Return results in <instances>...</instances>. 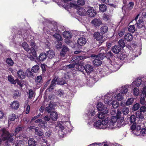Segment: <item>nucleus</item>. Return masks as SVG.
<instances>
[{
	"label": "nucleus",
	"instance_id": "nucleus-30",
	"mask_svg": "<svg viewBox=\"0 0 146 146\" xmlns=\"http://www.w3.org/2000/svg\"><path fill=\"white\" fill-rule=\"evenodd\" d=\"M142 80L141 79L139 78H137L135 81H133L132 83L133 85H135L137 86H140Z\"/></svg>",
	"mask_w": 146,
	"mask_h": 146
},
{
	"label": "nucleus",
	"instance_id": "nucleus-15",
	"mask_svg": "<svg viewBox=\"0 0 146 146\" xmlns=\"http://www.w3.org/2000/svg\"><path fill=\"white\" fill-rule=\"evenodd\" d=\"M62 48L60 52V55L61 56L64 57L66 52L69 51V48L65 45H63Z\"/></svg>",
	"mask_w": 146,
	"mask_h": 146
},
{
	"label": "nucleus",
	"instance_id": "nucleus-6",
	"mask_svg": "<svg viewBox=\"0 0 146 146\" xmlns=\"http://www.w3.org/2000/svg\"><path fill=\"white\" fill-rule=\"evenodd\" d=\"M56 38V40L54 42V43L55 44V47L56 49L58 50H60L62 48L63 46L61 42L63 39L62 37H54Z\"/></svg>",
	"mask_w": 146,
	"mask_h": 146
},
{
	"label": "nucleus",
	"instance_id": "nucleus-59",
	"mask_svg": "<svg viewBox=\"0 0 146 146\" xmlns=\"http://www.w3.org/2000/svg\"><path fill=\"white\" fill-rule=\"evenodd\" d=\"M129 109L128 108L125 107L123 108L122 110V112L124 115H126L128 113Z\"/></svg>",
	"mask_w": 146,
	"mask_h": 146
},
{
	"label": "nucleus",
	"instance_id": "nucleus-28",
	"mask_svg": "<svg viewBox=\"0 0 146 146\" xmlns=\"http://www.w3.org/2000/svg\"><path fill=\"white\" fill-rule=\"evenodd\" d=\"M51 113L50 114V117L51 118L52 121H55L56 120L58 117V115L57 113L56 112H51Z\"/></svg>",
	"mask_w": 146,
	"mask_h": 146
},
{
	"label": "nucleus",
	"instance_id": "nucleus-40",
	"mask_svg": "<svg viewBox=\"0 0 146 146\" xmlns=\"http://www.w3.org/2000/svg\"><path fill=\"white\" fill-rule=\"evenodd\" d=\"M102 124V121L101 120H98L97 121L95 122L94 124V126L97 128H101L100 126Z\"/></svg>",
	"mask_w": 146,
	"mask_h": 146
},
{
	"label": "nucleus",
	"instance_id": "nucleus-12",
	"mask_svg": "<svg viewBox=\"0 0 146 146\" xmlns=\"http://www.w3.org/2000/svg\"><path fill=\"white\" fill-rule=\"evenodd\" d=\"M121 48L119 45H115L111 48V51L115 54H118L121 51Z\"/></svg>",
	"mask_w": 146,
	"mask_h": 146
},
{
	"label": "nucleus",
	"instance_id": "nucleus-62",
	"mask_svg": "<svg viewBox=\"0 0 146 146\" xmlns=\"http://www.w3.org/2000/svg\"><path fill=\"white\" fill-rule=\"evenodd\" d=\"M103 104L101 102L98 103L96 106L97 108L98 111H101V109H102V108L104 106Z\"/></svg>",
	"mask_w": 146,
	"mask_h": 146
},
{
	"label": "nucleus",
	"instance_id": "nucleus-42",
	"mask_svg": "<svg viewBox=\"0 0 146 146\" xmlns=\"http://www.w3.org/2000/svg\"><path fill=\"white\" fill-rule=\"evenodd\" d=\"M24 127L23 126L21 125H19L16 128L15 133L17 134L20 131H22Z\"/></svg>",
	"mask_w": 146,
	"mask_h": 146
},
{
	"label": "nucleus",
	"instance_id": "nucleus-2",
	"mask_svg": "<svg viewBox=\"0 0 146 146\" xmlns=\"http://www.w3.org/2000/svg\"><path fill=\"white\" fill-rule=\"evenodd\" d=\"M11 36H12L19 35L21 36H29L31 35L28 30L23 29H20L17 31L15 29L13 28L11 31Z\"/></svg>",
	"mask_w": 146,
	"mask_h": 146
},
{
	"label": "nucleus",
	"instance_id": "nucleus-57",
	"mask_svg": "<svg viewBox=\"0 0 146 146\" xmlns=\"http://www.w3.org/2000/svg\"><path fill=\"white\" fill-rule=\"evenodd\" d=\"M135 29L134 25H130L129 26L128 31L129 32L133 33L135 32Z\"/></svg>",
	"mask_w": 146,
	"mask_h": 146
},
{
	"label": "nucleus",
	"instance_id": "nucleus-5",
	"mask_svg": "<svg viewBox=\"0 0 146 146\" xmlns=\"http://www.w3.org/2000/svg\"><path fill=\"white\" fill-rule=\"evenodd\" d=\"M56 105L55 102L51 101L48 105V106L45 108V110L48 113L54 111V107L56 106Z\"/></svg>",
	"mask_w": 146,
	"mask_h": 146
},
{
	"label": "nucleus",
	"instance_id": "nucleus-63",
	"mask_svg": "<svg viewBox=\"0 0 146 146\" xmlns=\"http://www.w3.org/2000/svg\"><path fill=\"white\" fill-rule=\"evenodd\" d=\"M8 79L9 82L11 84H15V82L13 77L12 76H9L8 77Z\"/></svg>",
	"mask_w": 146,
	"mask_h": 146
},
{
	"label": "nucleus",
	"instance_id": "nucleus-7",
	"mask_svg": "<svg viewBox=\"0 0 146 146\" xmlns=\"http://www.w3.org/2000/svg\"><path fill=\"white\" fill-rule=\"evenodd\" d=\"M33 56L35 57L36 59L39 62H43L47 58V56L46 54L44 52H42L41 53L38 57H37L36 51V56L35 57V56L33 54H32Z\"/></svg>",
	"mask_w": 146,
	"mask_h": 146
},
{
	"label": "nucleus",
	"instance_id": "nucleus-13",
	"mask_svg": "<svg viewBox=\"0 0 146 146\" xmlns=\"http://www.w3.org/2000/svg\"><path fill=\"white\" fill-rule=\"evenodd\" d=\"M19 102L17 101H15L11 103L10 107L12 109L17 110L19 108Z\"/></svg>",
	"mask_w": 146,
	"mask_h": 146
},
{
	"label": "nucleus",
	"instance_id": "nucleus-64",
	"mask_svg": "<svg viewBox=\"0 0 146 146\" xmlns=\"http://www.w3.org/2000/svg\"><path fill=\"white\" fill-rule=\"evenodd\" d=\"M133 94L135 96H138L139 94V91L138 88L136 87L134 88L133 90Z\"/></svg>",
	"mask_w": 146,
	"mask_h": 146
},
{
	"label": "nucleus",
	"instance_id": "nucleus-47",
	"mask_svg": "<svg viewBox=\"0 0 146 146\" xmlns=\"http://www.w3.org/2000/svg\"><path fill=\"white\" fill-rule=\"evenodd\" d=\"M108 27L106 26H102L101 28V31L102 33L104 34L107 32L108 31Z\"/></svg>",
	"mask_w": 146,
	"mask_h": 146
},
{
	"label": "nucleus",
	"instance_id": "nucleus-1",
	"mask_svg": "<svg viewBox=\"0 0 146 146\" xmlns=\"http://www.w3.org/2000/svg\"><path fill=\"white\" fill-rule=\"evenodd\" d=\"M0 134L2 140L6 141L5 142V145L9 146L10 143L13 142L14 139L13 137L14 135L13 133H10L5 129L3 128L0 130Z\"/></svg>",
	"mask_w": 146,
	"mask_h": 146
},
{
	"label": "nucleus",
	"instance_id": "nucleus-4",
	"mask_svg": "<svg viewBox=\"0 0 146 146\" xmlns=\"http://www.w3.org/2000/svg\"><path fill=\"white\" fill-rule=\"evenodd\" d=\"M33 38H31L30 43V45L31 46V50L32 52V54H33L35 57L36 56V50L35 49L38 48L37 46L36 45V43L35 42L34 37H32Z\"/></svg>",
	"mask_w": 146,
	"mask_h": 146
},
{
	"label": "nucleus",
	"instance_id": "nucleus-31",
	"mask_svg": "<svg viewBox=\"0 0 146 146\" xmlns=\"http://www.w3.org/2000/svg\"><path fill=\"white\" fill-rule=\"evenodd\" d=\"M35 134L38 136L40 137L42 136L44 134V132L42 131L39 129L38 127H36L35 129Z\"/></svg>",
	"mask_w": 146,
	"mask_h": 146
},
{
	"label": "nucleus",
	"instance_id": "nucleus-21",
	"mask_svg": "<svg viewBox=\"0 0 146 146\" xmlns=\"http://www.w3.org/2000/svg\"><path fill=\"white\" fill-rule=\"evenodd\" d=\"M110 119L109 117H108L105 118L104 120H102V123L103 125H106V127L108 128H110L108 126L110 125Z\"/></svg>",
	"mask_w": 146,
	"mask_h": 146
},
{
	"label": "nucleus",
	"instance_id": "nucleus-34",
	"mask_svg": "<svg viewBox=\"0 0 146 146\" xmlns=\"http://www.w3.org/2000/svg\"><path fill=\"white\" fill-rule=\"evenodd\" d=\"M99 8L100 11L103 13L106 11L107 10V7L105 5L101 4V5H99Z\"/></svg>",
	"mask_w": 146,
	"mask_h": 146
},
{
	"label": "nucleus",
	"instance_id": "nucleus-8",
	"mask_svg": "<svg viewBox=\"0 0 146 146\" xmlns=\"http://www.w3.org/2000/svg\"><path fill=\"white\" fill-rule=\"evenodd\" d=\"M118 119L117 117H115V116L114 115L111 117V119L110 120V125L108 126L110 128H112L114 127H115V125H116V121Z\"/></svg>",
	"mask_w": 146,
	"mask_h": 146
},
{
	"label": "nucleus",
	"instance_id": "nucleus-50",
	"mask_svg": "<svg viewBox=\"0 0 146 146\" xmlns=\"http://www.w3.org/2000/svg\"><path fill=\"white\" fill-rule=\"evenodd\" d=\"M140 106L139 104L136 103L134 104L132 107V110L134 111H135L137 110L140 107Z\"/></svg>",
	"mask_w": 146,
	"mask_h": 146
},
{
	"label": "nucleus",
	"instance_id": "nucleus-44",
	"mask_svg": "<svg viewBox=\"0 0 146 146\" xmlns=\"http://www.w3.org/2000/svg\"><path fill=\"white\" fill-rule=\"evenodd\" d=\"M106 57V53H104L100 52L97 55V58L103 60Z\"/></svg>",
	"mask_w": 146,
	"mask_h": 146
},
{
	"label": "nucleus",
	"instance_id": "nucleus-53",
	"mask_svg": "<svg viewBox=\"0 0 146 146\" xmlns=\"http://www.w3.org/2000/svg\"><path fill=\"white\" fill-rule=\"evenodd\" d=\"M63 36H72V34L70 32L65 31L63 33Z\"/></svg>",
	"mask_w": 146,
	"mask_h": 146
},
{
	"label": "nucleus",
	"instance_id": "nucleus-19",
	"mask_svg": "<svg viewBox=\"0 0 146 146\" xmlns=\"http://www.w3.org/2000/svg\"><path fill=\"white\" fill-rule=\"evenodd\" d=\"M84 69L86 71L89 73H90L93 71V67L89 64H88L84 66Z\"/></svg>",
	"mask_w": 146,
	"mask_h": 146
},
{
	"label": "nucleus",
	"instance_id": "nucleus-17",
	"mask_svg": "<svg viewBox=\"0 0 146 146\" xmlns=\"http://www.w3.org/2000/svg\"><path fill=\"white\" fill-rule=\"evenodd\" d=\"M92 23L95 27H99L102 24V21L100 19H95L92 21Z\"/></svg>",
	"mask_w": 146,
	"mask_h": 146
},
{
	"label": "nucleus",
	"instance_id": "nucleus-61",
	"mask_svg": "<svg viewBox=\"0 0 146 146\" xmlns=\"http://www.w3.org/2000/svg\"><path fill=\"white\" fill-rule=\"evenodd\" d=\"M104 37H95V39L99 41V43L102 44L106 39L104 38Z\"/></svg>",
	"mask_w": 146,
	"mask_h": 146
},
{
	"label": "nucleus",
	"instance_id": "nucleus-41",
	"mask_svg": "<svg viewBox=\"0 0 146 146\" xmlns=\"http://www.w3.org/2000/svg\"><path fill=\"white\" fill-rule=\"evenodd\" d=\"M76 62H77L78 63L76 64L78 66V70L82 72L84 69V66L82 65V63L80 62L79 61H76Z\"/></svg>",
	"mask_w": 146,
	"mask_h": 146
},
{
	"label": "nucleus",
	"instance_id": "nucleus-11",
	"mask_svg": "<svg viewBox=\"0 0 146 146\" xmlns=\"http://www.w3.org/2000/svg\"><path fill=\"white\" fill-rule=\"evenodd\" d=\"M137 24V27L139 29L144 27L145 28L144 22L142 18H139Z\"/></svg>",
	"mask_w": 146,
	"mask_h": 146
},
{
	"label": "nucleus",
	"instance_id": "nucleus-49",
	"mask_svg": "<svg viewBox=\"0 0 146 146\" xmlns=\"http://www.w3.org/2000/svg\"><path fill=\"white\" fill-rule=\"evenodd\" d=\"M40 125L41 127L45 129L47 126V124L44 120H42L41 119Z\"/></svg>",
	"mask_w": 146,
	"mask_h": 146
},
{
	"label": "nucleus",
	"instance_id": "nucleus-18",
	"mask_svg": "<svg viewBox=\"0 0 146 146\" xmlns=\"http://www.w3.org/2000/svg\"><path fill=\"white\" fill-rule=\"evenodd\" d=\"M32 72L30 68H28L25 72V75L29 78H33L34 74Z\"/></svg>",
	"mask_w": 146,
	"mask_h": 146
},
{
	"label": "nucleus",
	"instance_id": "nucleus-36",
	"mask_svg": "<svg viewBox=\"0 0 146 146\" xmlns=\"http://www.w3.org/2000/svg\"><path fill=\"white\" fill-rule=\"evenodd\" d=\"M64 41L68 45H70L72 43L73 44L71 38L72 37H65Z\"/></svg>",
	"mask_w": 146,
	"mask_h": 146
},
{
	"label": "nucleus",
	"instance_id": "nucleus-56",
	"mask_svg": "<svg viewBox=\"0 0 146 146\" xmlns=\"http://www.w3.org/2000/svg\"><path fill=\"white\" fill-rule=\"evenodd\" d=\"M102 109H101V111H101L100 113H103L104 114H107L108 112V108L105 106L103 108H102Z\"/></svg>",
	"mask_w": 146,
	"mask_h": 146
},
{
	"label": "nucleus",
	"instance_id": "nucleus-29",
	"mask_svg": "<svg viewBox=\"0 0 146 146\" xmlns=\"http://www.w3.org/2000/svg\"><path fill=\"white\" fill-rule=\"evenodd\" d=\"M18 77L21 79H22L25 78L24 73L22 70H20L17 72Z\"/></svg>",
	"mask_w": 146,
	"mask_h": 146
},
{
	"label": "nucleus",
	"instance_id": "nucleus-9",
	"mask_svg": "<svg viewBox=\"0 0 146 146\" xmlns=\"http://www.w3.org/2000/svg\"><path fill=\"white\" fill-rule=\"evenodd\" d=\"M105 97L104 100L105 104L110 106L112 105L114 100L112 99V98L110 96L109 94H108L106 95Z\"/></svg>",
	"mask_w": 146,
	"mask_h": 146
},
{
	"label": "nucleus",
	"instance_id": "nucleus-54",
	"mask_svg": "<svg viewBox=\"0 0 146 146\" xmlns=\"http://www.w3.org/2000/svg\"><path fill=\"white\" fill-rule=\"evenodd\" d=\"M6 62L10 66H13L14 64L13 60L11 58H7L6 60Z\"/></svg>",
	"mask_w": 146,
	"mask_h": 146
},
{
	"label": "nucleus",
	"instance_id": "nucleus-52",
	"mask_svg": "<svg viewBox=\"0 0 146 146\" xmlns=\"http://www.w3.org/2000/svg\"><path fill=\"white\" fill-rule=\"evenodd\" d=\"M23 141L21 140H17L15 143V146H23Z\"/></svg>",
	"mask_w": 146,
	"mask_h": 146
},
{
	"label": "nucleus",
	"instance_id": "nucleus-48",
	"mask_svg": "<svg viewBox=\"0 0 146 146\" xmlns=\"http://www.w3.org/2000/svg\"><path fill=\"white\" fill-rule=\"evenodd\" d=\"M77 62H76L74 63L73 64H70L69 65H67L66 66V68L67 69H69L70 68H74L75 66L78 64Z\"/></svg>",
	"mask_w": 146,
	"mask_h": 146
},
{
	"label": "nucleus",
	"instance_id": "nucleus-20",
	"mask_svg": "<svg viewBox=\"0 0 146 146\" xmlns=\"http://www.w3.org/2000/svg\"><path fill=\"white\" fill-rule=\"evenodd\" d=\"M86 42V39L83 37L79 38L77 40V42L82 46L85 45Z\"/></svg>",
	"mask_w": 146,
	"mask_h": 146
},
{
	"label": "nucleus",
	"instance_id": "nucleus-32",
	"mask_svg": "<svg viewBox=\"0 0 146 146\" xmlns=\"http://www.w3.org/2000/svg\"><path fill=\"white\" fill-rule=\"evenodd\" d=\"M77 13L78 14L81 16H84L86 13L85 9L82 8H80L77 10Z\"/></svg>",
	"mask_w": 146,
	"mask_h": 146
},
{
	"label": "nucleus",
	"instance_id": "nucleus-58",
	"mask_svg": "<svg viewBox=\"0 0 146 146\" xmlns=\"http://www.w3.org/2000/svg\"><path fill=\"white\" fill-rule=\"evenodd\" d=\"M40 67L42 69V74H44L46 71V65L44 64H41Z\"/></svg>",
	"mask_w": 146,
	"mask_h": 146
},
{
	"label": "nucleus",
	"instance_id": "nucleus-26",
	"mask_svg": "<svg viewBox=\"0 0 146 146\" xmlns=\"http://www.w3.org/2000/svg\"><path fill=\"white\" fill-rule=\"evenodd\" d=\"M29 146H36V142L33 138H30L28 141Z\"/></svg>",
	"mask_w": 146,
	"mask_h": 146
},
{
	"label": "nucleus",
	"instance_id": "nucleus-35",
	"mask_svg": "<svg viewBox=\"0 0 146 146\" xmlns=\"http://www.w3.org/2000/svg\"><path fill=\"white\" fill-rule=\"evenodd\" d=\"M56 83L51 82V84L48 88L47 90L50 92H51L56 87Z\"/></svg>",
	"mask_w": 146,
	"mask_h": 146
},
{
	"label": "nucleus",
	"instance_id": "nucleus-46",
	"mask_svg": "<svg viewBox=\"0 0 146 146\" xmlns=\"http://www.w3.org/2000/svg\"><path fill=\"white\" fill-rule=\"evenodd\" d=\"M124 94L123 93H119L117 96V99L118 101H121L123 99Z\"/></svg>",
	"mask_w": 146,
	"mask_h": 146
},
{
	"label": "nucleus",
	"instance_id": "nucleus-51",
	"mask_svg": "<svg viewBox=\"0 0 146 146\" xmlns=\"http://www.w3.org/2000/svg\"><path fill=\"white\" fill-rule=\"evenodd\" d=\"M64 94V90L61 89H59L56 92V94L58 96L61 97Z\"/></svg>",
	"mask_w": 146,
	"mask_h": 146
},
{
	"label": "nucleus",
	"instance_id": "nucleus-23",
	"mask_svg": "<svg viewBox=\"0 0 146 146\" xmlns=\"http://www.w3.org/2000/svg\"><path fill=\"white\" fill-rule=\"evenodd\" d=\"M22 46L26 51L32 54V52L31 50V48H29L28 44L26 42H24L23 43Z\"/></svg>",
	"mask_w": 146,
	"mask_h": 146
},
{
	"label": "nucleus",
	"instance_id": "nucleus-55",
	"mask_svg": "<svg viewBox=\"0 0 146 146\" xmlns=\"http://www.w3.org/2000/svg\"><path fill=\"white\" fill-rule=\"evenodd\" d=\"M118 43L121 48H123L125 46V43L124 42V40H123L121 39L119 40L118 41Z\"/></svg>",
	"mask_w": 146,
	"mask_h": 146
},
{
	"label": "nucleus",
	"instance_id": "nucleus-33",
	"mask_svg": "<svg viewBox=\"0 0 146 146\" xmlns=\"http://www.w3.org/2000/svg\"><path fill=\"white\" fill-rule=\"evenodd\" d=\"M66 77H64L61 78H59L58 83H57V84L60 85H63L66 83L65 81Z\"/></svg>",
	"mask_w": 146,
	"mask_h": 146
},
{
	"label": "nucleus",
	"instance_id": "nucleus-27",
	"mask_svg": "<svg viewBox=\"0 0 146 146\" xmlns=\"http://www.w3.org/2000/svg\"><path fill=\"white\" fill-rule=\"evenodd\" d=\"M93 63L94 65L95 66H100L102 64V61L100 60L99 58H96L93 61Z\"/></svg>",
	"mask_w": 146,
	"mask_h": 146
},
{
	"label": "nucleus",
	"instance_id": "nucleus-38",
	"mask_svg": "<svg viewBox=\"0 0 146 146\" xmlns=\"http://www.w3.org/2000/svg\"><path fill=\"white\" fill-rule=\"evenodd\" d=\"M106 54V57L108 59H109L110 60V61H111L110 58H114V56L113 54L110 51L108 52H107Z\"/></svg>",
	"mask_w": 146,
	"mask_h": 146
},
{
	"label": "nucleus",
	"instance_id": "nucleus-3",
	"mask_svg": "<svg viewBox=\"0 0 146 146\" xmlns=\"http://www.w3.org/2000/svg\"><path fill=\"white\" fill-rule=\"evenodd\" d=\"M42 24L44 26L43 28V30L45 31L46 30V31L48 33L47 30H51L53 31V28H52L53 26V25L51 23V21L47 19H46L43 21Z\"/></svg>",
	"mask_w": 146,
	"mask_h": 146
},
{
	"label": "nucleus",
	"instance_id": "nucleus-25",
	"mask_svg": "<svg viewBox=\"0 0 146 146\" xmlns=\"http://www.w3.org/2000/svg\"><path fill=\"white\" fill-rule=\"evenodd\" d=\"M47 54V56L49 58H52L55 56V52L53 50H49L46 52Z\"/></svg>",
	"mask_w": 146,
	"mask_h": 146
},
{
	"label": "nucleus",
	"instance_id": "nucleus-14",
	"mask_svg": "<svg viewBox=\"0 0 146 146\" xmlns=\"http://www.w3.org/2000/svg\"><path fill=\"white\" fill-rule=\"evenodd\" d=\"M134 101V99L133 98H129L126 102H123L122 101L121 103V106H129Z\"/></svg>",
	"mask_w": 146,
	"mask_h": 146
},
{
	"label": "nucleus",
	"instance_id": "nucleus-24",
	"mask_svg": "<svg viewBox=\"0 0 146 146\" xmlns=\"http://www.w3.org/2000/svg\"><path fill=\"white\" fill-rule=\"evenodd\" d=\"M124 120V117H122L121 119H118L117 122L115 125L118 127H120L123 126L124 123V122H123Z\"/></svg>",
	"mask_w": 146,
	"mask_h": 146
},
{
	"label": "nucleus",
	"instance_id": "nucleus-16",
	"mask_svg": "<svg viewBox=\"0 0 146 146\" xmlns=\"http://www.w3.org/2000/svg\"><path fill=\"white\" fill-rule=\"evenodd\" d=\"M124 37L125 40L127 41L131 42L130 44H132L133 46H136L137 45V42H136L135 40H136L135 38H133V37Z\"/></svg>",
	"mask_w": 146,
	"mask_h": 146
},
{
	"label": "nucleus",
	"instance_id": "nucleus-60",
	"mask_svg": "<svg viewBox=\"0 0 146 146\" xmlns=\"http://www.w3.org/2000/svg\"><path fill=\"white\" fill-rule=\"evenodd\" d=\"M128 90L127 89V87L126 86H124L121 87V93H123L126 94L128 91Z\"/></svg>",
	"mask_w": 146,
	"mask_h": 146
},
{
	"label": "nucleus",
	"instance_id": "nucleus-43",
	"mask_svg": "<svg viewBox=\"0 0 146 146\" xmlns=\"http://www.w3.org/2000/svg\"><path fill=\"white\" fill-rule=\"evenodd\" d=\"M136 117L137 118L142 119L144 118V116L142 114V112L140 111H137L135 113Z\"/></svg>",
	"mask_w": 146,
	"mask_h": 146
},
{
	"label": "nucleus",
	"instance_id": "nucleus-37",
	"mask_svg": "<svg viewBox=\"0 0 146 146\" xmlns=\"http://www.w3.org/2000/svg\"><path fill=\"white\" fill-rule=\"evenodd\" d=\"M72 46V48L76 50H79L82 48V46L78 43H75Z\"/></svg>",
	"mask_w": 146,
	"mask_h": 146
},
{
	"label": "nucleus",
	"instance_id": "nucleus-39",
	"mask_svg": "<svg viewBox=\"0 0 146 146\" xmlns=\"http://www.w3.org/2000/svg\"><path fill=\"white\" fill-rule=\"evenodd\" d=\"M39 69V66L38 65H36L33 66L31 70L33 72L36 73L38 72Z\"/></svg>",
	"mask_w": 146,
	"mask_h": 146
},
{
	"label": "nucleus",
	"instance_id": "nucleus-10",
	"mask_svg": "<svg viewBox=\"0 0 146 146\" xmlns=\"http://www.w3.org/2000/svg\"><path fill=\"white\" fill-rule=\"evenodd\" d=\"M86 13L90 17H94L96 14V11L94 10L93 7L89 8L86 12Z\"/></svg>",
	"mask_w": 146,
	"mask_h": 146
},
{
	"label": "nucleus",
	"instance_id": "nucleus-45",
	"mask_svg": "<svg viewBox=\"0 0 146 146\" xmlns=\"http://www.w3.org/2000/svg\"><path fill=\"white\" fill-rule=\"evenodd\" d=\"M43 119L47 123V122H51L52 121L50 115V116L48 115H46L44 117Z\"/></svg>",
	"mask_w": 146,
	"mask_h": 146
},
{
	"label": "nucleus",
	"instance_id": "nucleus-22",
	"mask_svg": "<svg viewBox=\"0 0 146 146\" xmlns=\"http://www.w3.org/2000/svg\"><path fill=\"white\" fill-rule=\"evenodd\" d=\"M117 54V57L120 60H123L127 57L125 53L124 52H121Z\"/></svg>",
	"mask_w": 146,
	"mask_h": 146
}]
</instances>
